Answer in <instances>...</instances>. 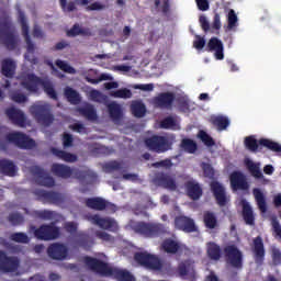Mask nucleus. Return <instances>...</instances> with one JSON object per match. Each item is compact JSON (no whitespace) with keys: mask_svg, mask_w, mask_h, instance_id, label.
<instances>
[{"mask_svg":"<svg viewBox=\"0 0 281 281\" xmlns=\"http://www.w3.org/2000/svg\"><path fill=\"white\" fill-rule=\"evenodd\" d=\"M85 265L94 273H99V276L115 278L117 281H135V277L131 274L127 270H122L117 268L109 267V263L93 257H85Z\"/></svg>","mask_w":281,"mask_h":281,"instance_id":"f257e3e1","label":"nucleus"},{"mask_svg":"<svg viewBox=\"0 0 281 281\" xmlns=\"http://www.w3.org/2000/svg\"><path fill=\"white\" fill-rule=\"evenodd\" d=\"M0 43L9 52L16 49V45L19 44L16 35L12 32V21L8 16L0 18Z\"/></svg>","mask_w":281,"mask_h":281,"instance_id":"f03ea898","label":"nucleus"},{"mask_svg":"<svg viewBox=\"0 0 281 281\" xmlns=\"http://www.w3.org/2000/svg\"><path fill=\"white\" fill-rule=\"evenodd\" d=\"M144 144L147 149L158 155L172 150V139L166 135L154 134L145 138Z\"/></svg>","mask_w":281,"mask_h":281,"instance_id":"7ed1b4c3","label":"nucleus"},{"mask_svg":"<svg viewBox=\"0 0 281 281\" xmlns=\"http://www.w3.org/2000/svg\"><path fill=\"white\" fill-rule=\"evenodd\" d=\"M132 229L144 238H158V236L166 234V226L159 223L137 222L132 226Z\"/></svg>","mask_w":281,"mask_h":281,"instance_id":"20e7f679","label":"nucleus"},{"mask_svg":"<svg viewBox=\"0 0 281 281\" xmlns=\"http://www.w3.org/2000/svg\"><path fill=\"white\" fill-rule=\"evenodd\" d=\"M244 144L250 153H258V150H262V147L268 148L272 153H281V145L269 138H260L258 140L254 136H248L245 138Z\"/></svg>","mask_w":281,"mask_h":281,"instance_id":"39448f33","label":"nucleus"},{"mask_svg":"<svg viewBox=\"0 0 281 281\" xmlns=\"http://www.w3.org/2000/svg\"><path fill=\"white\" fill-rule=\"evenodd\" d=\"M30 113L37 124H43V126H52L54 124V114L49 103L33 104L30 106Z\"/></svg>","mask_w":281,"mask_h":281,"instance_id":"423d86ee","label":"nucleus"},{"mask_svg":"<svg viewBox=\"0 0 281 281\" xmlns=\"http://www.w3.org/2000/svg\"><path fill=\"white\" fill-rule=\"evenodd\" d=\"M31 229L37 240H56L60 237V228L54 222L42 224L38 228L32 226Z\"/></svg>","mask_w":281,"mask_h":281,"instance_id":"0eeeda50","label":"nucleus"},{"mask_svg":"<svg viewBox=\"0 0 281 281\" xmlns=\"http://www.w3.org/2000/svg\"><path fill=\"white\" fill-rule=\"evenodd\" d=\"M134 260L147 269H153V271H161V269H164L161 259L148 252H136L134 255Z\"/></svg>","mask_w":281,"mask_h":281,"instance_id":"6e6552de","label":"nucleus"},{"mask_svg":"<svg viewBox=\"0 0 281 281\" xmlns=\"http://www.w3.org/2000/svg\"><path fill=\"white\" fill-rule=\"evenodd\" d=\"M8 142L18 146L22 150H32L36 148V140L30 138L26 134L22 132H13L7 135Z\"/></svg>","mask_w":281,"mask_h":281,"instance_id":"1a4fd4ad","label":"nucleus"},{"mask_svg":"<svg viewBox=\"0 0 281 281\" xmlns=\"http://www.w3.org/2000/svg\"><path fill=\"white\" fill-rule=\"evenodd\" d=\"M226 262L234 269H243V252L236 245H228L224 248Z\"/></svg>","mask_w":281,"mask_h":281,"instance_id":"9d476101","label":"nucleus"},{"mask_svg":"<svg viewBox=\"0 0 281 281\" xmlns=\"http://www.w3.org/2000/svg\"><path fill=\"white\" fill-rule=\"evenodd\" d=\"M18 21L21 25L22 36L26 43V50L29 54H34L36 52V45L32 42V37L30 36V25L27 24V18H25V13L22 10L18 11Z\"/></svg>","mask_w":281,"mask_h":281,"instance_id":"9b49d317","label":"nucleus"},{"mask_svg":"<svg viewBox=\"0 0 281 281\" xmlns=\"http://www.w3.org/2000/svg\"><path fill=\"white\" fill-rule=\"evenodd\" d=\"M34 194L43 203H49L50 205H60V203H65V196L63 193H58L56 191L37 189L34 191Z\"/></svg>","mask_w":281,"mask_h":281,"instance_id":"f8f14e48","label":"nucleus"},{"mask_svg":"<svg viewBox=\"0 0 281 281\" xmlns=\"http://www.w3.org/2000/svg\"><path fill=\"white\" fill-rule=\"evenodd\" d=\"M31 172L35 177L37 186H43L44 188H54L56 186V180L45 169L34 166L31 168Z\"/></svg>","mask_w":281,"mask_h":281,"instance_id":"ddd939ff","label":"nucleus"},{"mask_svg":"<svg viewBox=\"0 0 281 281\" xmlns=\"http://www.w3.org/2000/svg\"><path fill=\"white\" fill-rule=\"evenodd\" d=\"M229 181L231 188L234 192H238V190L246 192L249 190V181H247V176H245V173L241 171H233L229 175Z\"/></svg>","mask_w":281,"mask_h":281,"instance_id":"4468645a","label":"nucleus"},{"mask_svg":"<svg viewBox=\"0 0 281 281\" xmlns=\"http://www.w3.org/2000/svg\"><path fill=\"white\" fill-rule=\"evenodd\" d=\"M47 256L50 260H67L69 248L65 244L53 243L47 247Z\"/></svg>","mask_w":281,"mask_h":281,"instance_id":"2eb2a0df","label":"nucleus"},{"mask_svg":"<svg viewBox=\"0 0 281 281\" xmlns=\"http://www.w3.org/2000/svg\"><path fill=\"white\" fill-rule=\"evenodd\" d=\"M5 115L15 126H20V128H25L27 126V116L23 111L16 108H9L5 110Z\"/></svg>","mask_w":281,"mask_h":281,"instance_id":"dca6fc26","label":"nucleus"},{"mask_svg":"<svg viewBox=\"0 0 281 281\" xmlns=\"http://www.w3.org/2000/svg\"><path fill=\"white\" fill-rule=\"evenodd\" d=\"M74 238L75 245H77V247H80L85 251H91V248L93 247V245H95V240L93 239V237H91V235H89V233L85 231L77 232Z\"/></svg>","mask_w":281,"mask_h":281,"instance_id":"f3484780","label":"nucleus"},{"mask_svg":"<svg viewBox=\"0 0 281 281\" xmlns=\"http://www.w3.org/2000/svg\"><path fill=\"white\" fill-rule=\"evenodd\" d=\"M154 181L156 186L164 188L165 190H170L171 192L177 190V180H175V178H172V176L169 173L159 172L156 175Z\"/></svg>","mask_w":281,"mask_h":281,"instance_id":"a211bd4d","label":"nucleus"},{"mask_svg":"<svg viewBox=\"0 0 281 281\" xmlns=\"http://www.w3.org/2000/svg\"><path fill=\"white\" fill-rule=\"evenodd\" d=\"M19 269V260L15 257H9L5 251L0 250V271L12 273Z\"/></svg>","mask_w":281,"mask_h":281,"instance_id":"6ab92c4d","label":"nucleus"},{"mask_svg":"<svg viewBox=\"0 0 281 281\" xmlns=\"http://www.w3.org/2000/svg\"><path fill=\"white\" fill-rule=\"evenodd\" d=\"M175 225L177 229L186 232V234H192L196 232V224L194 220L184 215H179L175 218Z\"/></svg>","mask_w":281,"mask_h":281,"instance_id":"aec40b11","label":"nucleus"},{"mask_svg":"<svg viewBox=\"0 0 281 281\" xmlns=\"http://www.w3.org/2000/svg\"><path fill=\"white\" fill-rule=\"evenodd\" d=\"M206 52H214L215 60H224L225 58V47L223 42L218 37H212L209 40L206 45Z\"/></svg>","mask_w":281,"mask_h":281,"instance_id":"412c9836","label":"nucleus"},{"mask_svg":"<svg viewBox=\"0 0 281 281\" xmlns=\"http://www.w3.org/2000/svg\"><path fill=\"white\" fill-rule=\"evenodd\" d=\"M211 192L215 196L217 205L220 207H225L227 205V195L225 193V187L218 181L211 182Z\"/></svg>","mask_w":281,"mask_h":281,"instance_id":"4be33fe9","label":"nucleus"},{"mask_svg":"<svg viewBox=\"0 0 281 281\" xmlns=\"http://www.w3.org/2000/svg\"><path fill=\"white\" fill-rule=\"evenodd\" d=\"M175 103V93L172 92H161L154 98V105L157 109H172Z\"/></svg>","mask_w":281,"mask_h":281,"instance_id":"5701e85b","label":"nucleus"},{"mask_svg":"<svg viewBox=\"0 0 281 281\" xmlns=\"http://www.w3.org/2000/svg\"><path fill=\"white\" fill-rule=\"evenodd\" d=\"M92 222L98 225L101 229H106L108 232H117V222L111 217H100V215H93Z\"/></svg>","mask_w":281,"mask_h":281,"instance_id":"b1692460","label":"nucleus"},{"mask_svg":"<svg viewBox=\"0 0 281 281\" xmlns=\"http://www.w3.org/2000/svg\"><path fill=\"white\" fill-rule=\"evenodd\" d=\"M50 172L59 179H71L74 169L67 165L55 162L50 167Z\"/></svg>","mask_w":281,"mask_h":281,"instance_id":"393cba45","label":"nucleus"},{"mask_svg":"<svg viewBox=\"0 0 281 281\" xmlns=\"http://www.w3.org/2000/svg\"><path fill=\"white\" fill-rule=\"evenodd\" d=\"M252 254L255 258L256 265H262L265 262V243L262 241V237L257 236L252 240Z\"/></svg>","mask_w":281,"mask_h":281,"instance_id":"a878e982","label":"nucleus"},{"mask_svg":"<svg viewBox=\"0 0 281 281\" xmlns=\"http://www.w3.org/2000/svg\"><path fill=\"white\" fill-rule=\"evenodd\" d=\"M86 205L87 207H90V210H95L97 212H102L109 207H115V205L106 202V200L102 198H88L86 199Z\"/></svg>","mask_w":281,"mask_h":281,"instance_id":"bb28decb","label":"nucleus"},{"mask_svg":"<svg viewBox=\"0 0 281 281\" xmlns=\"http://www.w3.org/2000/svg\"><path fill=\"white\" fill-rule=\"evenodd\" d=\"M184 188L187 190L189 199H191L192 201H199V199L203 196V189L201 188V184H199V182L196 181H187Z\"/></svg>","mask_w":281,"mask_h":281,"instance_id":"cd10ccee","label":"nucleus"},{"mask_svg":"<svg viewBox=\"0 0 281 281\" xmlns=\"http://www.w3.org/2000/svg\"><path fill=\"white\" fill-rule=\"evenodd\" d=\"M43 79L37 77L34 74H31L27 76V80L22 81L21 85L26 91H30L31 93H36L38 91V86L43 85Z\"/></svg>","mask_w":281,"mask_h":281,"instance_id":"c85d7f7f","label":"nucleus"},{"mask_svg":"<svg viewBox=\"0 0 281 281\" xmlns=\"http://www.w3.org/2000/svg\"><path fill=\"white\" fill-rule=\"evenodd\" d=\"M0 172L5 177H16V172H19V168L12 160L1 159L0 160Z\"/></svg>","mask_w":281,"mask_h":281,"instance_id":"c756f323","label":"nucleus"},{"mask_svg":"<svg viewBox=\"0 0 281 281\" xmlns=\"http://www.w3.org/2000/svg\"><path fill=\"white\" fill-rule=\"evenodd\" d=\"M52 154L55 157H57V159H61V161H66V164H76V161H78V156L76 154H71L69 151H65L56 147L52 148Z\"/></svg>","mask_w":281,"mask_h":281,"instance_id":"7c9ffc66","label":"nucleus"},{"mask_svg":"<svg viewBox=\"0 0 281 281\" xmlns=\"http://www.w3.org/2000/svg\"><path fill=\"white\" fill-rule=\"evenodd\" d=\"M241 214L246 225H256V217L254 216V209L247 200L241 201Z\"/></svg>","mask_w":281,"mask_h":281,"instance_id":"2f4dec72","label":"nucleus"},{"mask_svg":"<svg viewBox=\"0 0 281 281\" xmlns=\"http://www.w3.org/2000/svg\"><path fill=\"white\" fill-rule=\"evenodd\" d=\"M108 113L112 121L121 122L124 113L122 112V105L120 103L112 101L108 104Z\"/></svg>","mask_w":281,"mask_h":281,"instance_id":"473e14b6","label":"nucleus"},{"mask_svg":"<svg viewBox=\"0 0 281 281\" xmlns=\"http://www.w3.org/2000/svg\"><path fill=\"white\" fill-rule=\"evenodd\" d=\"M244 164L251 177L255 179H262L263 175L260 170V162H254V160L246 158Z\"/></svg>","mask_w":281,"mask_h":281,"instance_id":"72a5a7b5","label":"nucleus"},{"mask_svg":"<svg viewBox=\"0 0 281 281\" xmlns=\"http://www.w3.org/2000/svg\"><path fill=\"white\" fill-rule=\"evenodd\" d=\"M252 194L255 196V201L257 203V206L259 211L262 214H266L267 212V198L265 196V193L259 188L252 189Z\"/></svg>","mask_w":281,"mask_h":281,"instance_id":"f704fd0d","label":"nucleus"},{"mask_svg":"<svg viewBox=\"0 0 281 281\" xmlns=\"http://www.w3.org/2000/svg\"><path fill=\"white\" fill-rule=\"evenodd\" d=\"M1 69L2 75L5 76V78H14V74L16 71V64L10 58L3 59L1 64Z\"/></svg>","mask_w":281,"mask_h":281,"instance_id":"c9c22d12","label":"nucleus"},{"mask_svg":"<svg viewBox=\"0 0 281 281\" xmlns=\"http://www.w3.org/2000/svg\"><path fill=\"white\" fill-rule=\"evenodd\" d=\"M76 3L78 5H89V0H75L67 3V0H59L60 8L63 12H76L78 8H76Z\"/></svg>","mask_w":281,"mask_h":281,"instance_id":"e433bc0d","label":"nucleus"},{"mask_svg":"<svg viewBox=\"0 0 281 281\" xmlns=\"http://www.w3.org/2000/svg\"><path fill=\"white\" fill-rule=\"evenodd\" d=\"M206 254L210 260H221L223 250H221V246H218L216 243L210 241L206 246Z\"/></svg>","mask_w":281,"mask_h":281,"instance_id":"4c0bfd02","label":"nucleus"},{"mask_svg":"<svg viewBox=\"0 0 281 281\" xmlns=\"http://www.w3.org/2000/svg\"><path fill=\"white\" fill-rule=\"evenodd\" d=\"M203 223L206 229H216L218 227V218L212 211H205L203 214Z\"/></svg>","mask_w":281,"mask_h":281,"instance_id":"58836bf2","label":"nucleus"},{"mask_svg":"<svg viewBox=\"0 0 281 281\" xmlns=\"http://www.w3.org/2000/svg\"><path fill=\"white\" fill-rule=\"evenodd\" d=\"M211 124L217 128V131H227L229 126V117L225 115H216L211 117Z\"/></svg>","mask_w":281,"mask_h":281,"instance_id":"ea45409f","label":"nucleus"},{"mask_svg":"<svg viewBox=\"0 0 281 281\" xmlns=\"http://www.w3.org/2000/svg\"><path fill=\"white\" fill-rule=\"evenodd\" d=\"M161 249H164L166 254H178L179 249H181V245L172 238H167L162 241Z\"/></svg>","mask_w":281,"mask_h":281,"instance_id":"a19ab883","label":"nucleus"},{"mask_svg":"<svg viewBox=\"0 0 281 281\" xmlns=\"http://www.w3.org/2000/svg\"><path fill=\"white\" fill-rule=\"evenodd\" d=\"M64 95L70 102V104H80L82 100L80 98V93H78V91L74 90L71 87H66L64 89Z\"/></svg>","mask_w":281,"mask_h":281,"instance_id":"79ce46f5","label":"nucleus"},{"mask_svg":"<svg viewBox=\"0 0 281 281\" xmlns=\"http://www.w3.org/2000/svg\"><path fill=\"white\" fill-rule=\"evenodd\" d=\"M180 148H182L184 153H189V155H194L199 146L196 145V142H194L193 139L183 138L180 143Z\"/></svg>","mask_w":281,"mask_h":281,"instance_id":"37998d69","label":"nucleus"},{"mask_svg":"<svg viewBox=\"0 0 281 281\" xmlns=\"http://www.w3.org/2000/svg\"><path fill=\"white\" fill-rule=\"evenodd\" d=\"M131 111L134 117H144L146 115V105L142 101H134L131 104Z\"/></svg>","mask_w":281,"mask_h":281,"instance_id":"c03bdc74","label":"nucleus"},{"mask_svg":"<svg viewBox=\"0 0 281 281\" xmlns=\"http://www.w3.org/2000/svg\"><path fill=\"white\" fill-rule=\"evenodd\" d=\"M79 113L83 115V117H87V120H90V121L98 120V112L95 111V108H93V105H87L79 109Z\"/></svg>","mask_w":281,"mask_h":281,"instance_id":"a18cd8bd","label":"nucleus"},{"mask_svg":"<svg viewBox=\"0 0 281 281\" xmlns=\"http://www.w3.org/2000/svg\"><path fill=\"white\" fill-rule=\"evenodd\" d=\"M110 95L112 98H121L123 100H128L133 98V92L128 88H123V89L112 91Z\"/></svg>","mask_w":281,"mask_h":281,"instance_id":"49530a36","label":"nucleus"},{"mask_svg":"<svg viewBox=\"0 0 281 281\" xmlns=\"http://www.w3.org/2000/svg\"><path fill=\"white\" fill-rule=\"evenodd\" d=\"M43 89L46 93V95H48V98H50L52 100H58V93L56 92V89H54V85H52V82H43Z\"/></svg>","mask_w":281,"mask_h":281,"instance_id":"de8ad7c7","label":"nucleus"},{"mask_svg":"<svg viewBox=\"0 0 281 281\" xmlns=\"http://www.w3.org/2000/svg\"><path fill=\"white\" fill-rule=\"evenodd\" d=\"M10 239L13 240V243H22L23 245L30 243V237L25 233H13L11 234Z\"/></svg>","mask_w":281,"mask_h":281,"instance_id":"09e8293b","label":"nucleus"},{"mask_svg":"<svg viewBox=\"0 0 281 281\" xmlns=\"http://www.w3.org/2000/svg\"><path fill=\"white\" fill-rule=\"evenodd\" d=\"M271 227H272V236L281 240V225H280V221H278V217L271 218Z\"/></svg>","mask_w":281,"mask_h":281,"instance_id":"8fccbe9b","label":"nucleus"},{"mask_svg":"<svg viewBox=\"0 0 281 281\" xmlns=\"http://www.w3.org/2000/svg\"><path fill=\"white\" fill-rule=\"evenodd\" d=\"M198 137L201 139V142H203L205 146L212 147L214 144H216L214 138H212V136H210V134H207L205 131H200Z\"/></svg>","mask_w":281,"mask_h":281,"instance_id":"3c124183","label":"nucleus"},{"mask_svg":"<svg viewBox=\"0 0 281 281\" xmlns=\"http://www.w3.org/2000/svg\"><path fill=\"white\" fill-rule=\"evenodd\" d=\"M222 26L223 25L221 24V14L215 13L213 16V22L211 24V33L214 34L216 32V34H218Z\"/></svg>","mask_w":281,"mask_h":281,"instance_id":"603ef678","label":"nucleus"},{"mask_svg":"<svg viewBox=\"0 0 281 281\" xmlns=\"http://www.w3.org/2000/svg\"><path fill=\"white\" fill-rule=\"evenodd\" d=\"M8 221L11 225H23L25 218L20 213H11Z\"/></svg>","mask_w":281,"mask_h":281,"instance_id":"864d4df0","label":"nucleus"},{"mask_svg":"<svg viewBox=\"0 0 281 281\" xmlns=\"http://www.w3.org/2000/svg\"><path fill=\"white\" fill-rule=\"evenodd\" d=\"M55 65H57L61 69V71H65V74H76V69L67 64V61L57 59L55 61Z\"/></svg>","mask_w":281,"mask_h":281,"instance_id":"5fc2aeb1","label":"nucleus"},{"mask_svg":"<svg viewBox=\"0 0 281 281\" xmlns=\"http://www.w3.org/2000/svg\"><path fill=\"white\" fill-rule=\"evenodd\" d=\"M228 30H234L236 27V24L238 23V15H236V11L234 9H231L228 12Z\"/></svg>","mask_w":281,"mask_h":281,"instance_id":"6e6d98bb","label":"nucleus"},{"mask_svg":"<svg viewBox=\"0 0 281 281\" xmlns=\"http://www.w3.org/2000/svg\"><path fill=\"white\" fill-rule=\"evenodd\" d=\"M35 216L37 218H42V221H53L54 220V211H36Z\"/></svg>","mask_w":281,"mask_h":281,"instance_id":"4d7b16f0","label":"nucleus"},{"mask_svg":"<svg viewBox=\"0 0 281 281\" xmlns=\"http://www.w3.org/2000/svg\"><path fill=\"white\" fill-rule=\"evenodd\" d=\"M202 170H203V175H204V177H206V179H214L215 172H214V167H212V165H210L207 162H203Z\"/></svg>","mask_w":281,"mask_h":281,"instance_id":"13d9d810","label":"nucleus"},{"mask_svg":"<svg viewBox=\"0 0 281 281\" xmlns=\"http://www.w3.org/2000/svg\"><path fill=\"white\" fill-rule=\"evenodd\" d=\"M104 170L106 172H113V170H122V164L116 160H112L104 165Z\"/></svg>","mask_w":281,"mask_h":281,"instance_id":"bf43d9fd","label":"nucleus"},{"mask_svg":"<svg viewBox=\"0 0 281 281\" xmlns=\"http://www.w3.org/2000/svg\"><path fill=\"white\" fill-rule=\"evenodd\" d=\"M177 126V122L172 116H167L160 122V128H173Z\"/></svg>","mask_w":281,"mask_h":281,"instance_id":"052dcab7","label":"nucleus"},{"mask_svg":"<svg viewBox=\"0 0 281 281\" xmlns=\"http://www.w3.org/2000/svg\"><path fill=\"white\" fill-rule=\"evenodd\" d=\"M199 23L205 34H207V32H212V26H210V21H207V18L205 15H200Z\"/></svg>","mask_w":281,"mask_h":281,"instance_id":"680f3d73","label":"nucleus"},{"mask_svg":"<svg viewBox=\"0 0 281 281\" xmlns=\"http://www.w3.org/2000/svg\"><path fill=\"white\" fill-rule=\"evenodd\" d=\"M63 146L64 148H71L74 146V135L65 132L63 134Z\"/></svg>","mask_w":281,"mask_h":281,"instance_id":"e2e57ef3","label":"nucleus"},{"mask_svg":"<svg viewBox=\"0 0 281 281\" xmlns=\"http://www.w3.org/2000/svg\"><path fill=\"white\" fill-rule=\"evenodd\" d=\"M11 100L13 102H16L18 104H23L27 101V95L21 93V92H13L11 94Z\"/></svg>","mask_w":281,"mask_h":281,"instance_id":"0e129e2a","label":"nucleus"},{"mask_svg":"<svg viewBox=\"0 0 281 281\" xmlns=\"http://www.w3.org/2000/svg\"><path fill=\"white\" fill-rule=\"evenodd\" d=\"M81 29L82 27H80V24L76 23L70 30L67 31V36H69L70 38H75V36H80Z\"/></svg>","mask_w":281,"mask_h":281,"instance_id":"69168bd1","label":"nucleus"},{"mask_svg":"<svg viewBox=\"0 0 281 281\" xmlns=\"http://www.w3.org/2000/svg\"><path fill=\"white\" fill-rule=\"evenodd\" d=\"M154 168H172V160L167 158L153 164Z\"/></svg>","mask_w":281,"mask_h":281,"instance_id":"338daca9","label":"nucleus"},{"mask_svg":"<svg viewBox=\"0 0 281 281\" xmlns=\"http://www.w3.org/2000/svg\"><path fill=\"white\" fill-rule=\"evenodd\" d=\"M193 47H195V49H203V47H205V38L201 35H195Z\"/></svg>","mask_w":281,"mask_h":281,"instance_id":"774afa93","label":"nucleus"}]
</instances>
